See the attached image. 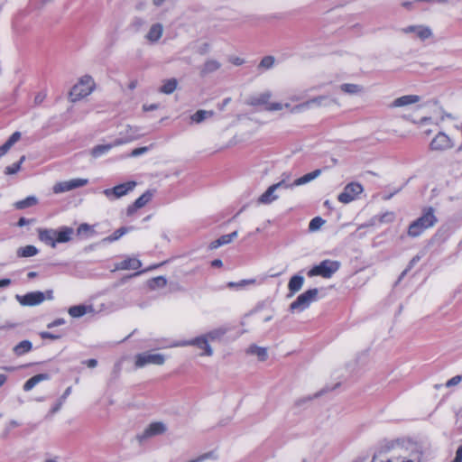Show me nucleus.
I'll return each mask as SVG.
<instances>
[{
  "instance_id": "c85d7f7f",
  "label": "nucleus",
  "mask_w": 462,
  "mask_h": 462,
  "mask_svg": "<svg viewBox=\"0 0 462 462\" xmlns=\"http://www.w3.org/2000/svg\"><path fill=\"white\" fill-rule=\"evenodd\" d=\"M20 132H14L9 137V139L3 145L0 146V158L4 156L10 150V148L20 140Z\"/></svg>"
},
{
  "instance_id": "864d4df0",
  "label": "nucleus",
  "mask_w": 462,
  "mask_h": 462,
  "mask_svg": "<svg viewBox=\"0 0 462 462\" xmlns=\"http://www.w3.org/2000/svg\"><path fill=\"white\" fill-rule=\"evenodd\" d=\"M415 2H426V3H432V4H440V5H447L449 3V0H416Z\"/></svg>"
},
{
  "instance_id": "393cba45",
  "label": "nucleus",
  "mask_w": 462,
  "mask_h": 462,
  "mask_svg": "<svg viewBox=\"0 0 462 462\" xmlns=\"http://www.w3.org/2000/svg\"><path fill=\"white\" fill-rule=\"evenodd\" d=\"M237 235H238L237 231H234L227 235H223L218 239L213 241L210 244L209 247H210V249H217L219 246L227 245V244L231 243L232 240L237 236Z\"/></svg>"
},
{
  "instance_id": "39448f33",
  "label": "nucleus",
  "mask_w": 462,
  "mask_h": 462,
  "mask_svg": "<svg viewBox=\"0 0 462 462\" xmlns=\"http://www.w3.org/2000/svg\"><path fill=\"white\" fill-rule=\"evenodd\" d=\"M318 293L319 290L316 288L304 291L299 295L293 302L291 303L290 310L291 311L304 310L310 305L311 302L317 300Z\"/></svg>"
},
{
  "instance_id": "9b49d317",
  "label": "nucleus",
  "mask_w": 462,
  "mask_h": 462,
  "mask_svg": "<svg viewBox=\"0 0 462 462\" xmlns=\"http://www.w3.org/2000/svg\"><path fill=\"white\" fill-rule=\"evenodd\" d=\"M88 180L87 179H72L66 181L58 182L53 186V192L56 194L67 192L77 188L85 186Z\"/></svg>"
},
{
  "instance_id": "4c0bfd02",
  "label": "nucleus",
  "mask_w": 462,
  "mask_h": 462,
  "mask_svg": "<svg viewBox=\"0 0 462 462\" xmlns=\"http://www.w3.org/2000/svg\"><path fill=\"white\" fill-rule=\"evenodd\" d=\"M275 62V59L273 56H265L262 59L260 63L257 66V69L260 71L270 69L273 68V64Z\"/></svg>"
},
{
  "instance_id": "774afa93",
  "label": "nucleus",
  "mask_w": 462,
  "mask_h": 462,
  "mask_svg": "<svg viewBox=\"0 0 462 462\" xmlns=\"http://www.w3.org/2000/svg\"><path fill=\"white\" fill-rule=\"evenodd\" d=\"M137 85H138V81L136 79H133L130 81L128 88L133 90L137 87Z\"/></svg>"
},
{
  "instance_id": "a19ab883",
  "label": "nucleus",
  "mask_w": 462,
  "mask_h": 462,
  "mask_svg": "<svg viewBox=\"0 0 462 462\" xmlns=\"http://www.w3.org/2000/svg\"><path fill=\"white\" fill-rule=\"evenodd\" d=\"M25 161V156L23 155L20 160L17 162H14L13 163L12 165L10 166H7L5 169V173L6 175H11V174H15L16 172H18L21 169V165L22 163Z\"/></svg>"
},
{
  "instance_id": "f704fd0d",
  "label": "nucleus",
  "mask_w": 462,
  "mask_h": 462,
  "mask_svg": "<svg viewBox=\"0 0 462 462\" xmlns=\"http://www.w3.org/2000/svg\"><path fill=\"white\" fill-rule=\"evenodd\" d=\"M248 354L255 355L261 361H264L267 358V350L264 347L257 346H249L247 350Z\"/></svg>"
},
{
  "instance_id": "58836bf2",
  "label": "nucleus",
  "mask_w": 462,
  "mask_h": 462,
  "mask_svg": "<svg viewBox=\"0 0 462 462\" xmlns=\"http://www.w3.org/2000/svg\"><path fill=\"white\" fill-rule=\"evenodd\" d=\"M340 89L350 95L358 94L363 90V88L357 84L345 83L340 86Z\"/></svg>"
},
{
  "instance_id": "1a4fd4ad",
  "label": "nucleus",
  "mask_w": 462,
  "mask_h": 462,
  "mask_svg": "<svg viewBox=\"0 0 462 462\" xmlns=\"http://www.w3.org/2000/svg\"><path fill=\"white\" fill-rule=\"evenodd\" d=\"M164 362L165 357L162 354L144 352L138 354L135 356V366L138 368H142L147 365H162Z\"/></svg>"
},
{
  "instance_id": "20e7f679",
  "label": "nucleus",
  "mask_w": 462,
  "mask_h": 462,
  "mask_svg": "<svg viewBox=\"0 0 462 462\" xmlns=\"http://www.w3.org/2000/svg\"><path fill=\"white\" fill-rule=\"evenodd\" d=\"M340 263L337 261L324 260L319 264L313 266L309 272V277L321 276L328 279L339 269Z\"/></svg>"
},
{
  "instance_id": "6e6d98bb",
  "label": "nucleus",
  "mask_w": 462,
  "mask_h": 462,
  "mask_svg": "<svg viewBox=\"0 0 462 462\" xmlns=\"http://www.w3.org/2000/svg\"><path fill=\"white\" fill-rule=\"evenodd\" d=\"M452 462H462V445L458 447L456 452V457Z\"/></svg>"
},
{
  "instance_id": "4d7b16f0",
  "label": "nucleus",
  "mask_w": 462,
  "mask_h": 462,
  "mask_svg": "<svg viewBox=\"0 0 462 462\" xmlns=\"http://www.w3.org/2000/svg\"><path fill=\"white\" fill-rule=\"evenodd\" d=\"M71 393V387H68L65 392L63 393V394L61 395V397L60 398L59 402H62V403L65 402V400L67 399V397Z\"/></svg>"
},
{
  "instance_id": "ddd939ff",
  "label": "nucleus",
  "mask_w": 462,
  "mask_h": 462,
  "mask_svg": "<svg viewBox=\"0 0 462 462\" xmlns=\"http://www.w3.org/2000/svg\"><path fill=\"white\" fill-rule=\"evenodd\" d=\"M430 147L433 151H445L453 147L451 139L444 133H439L431 141Z\"/></svg>"
},
{
  "instance_id": "c03bdc74",
  "label": "nucleus",
  "mask_w": 462,
  "mask_h": 462,
  "mask_svg": "<svg viewBox=\"0 0 462 462\" xmlns=\"http://www.w3.org/2000/svg\"><path fill=\"white\" fill-rule=\"evenodd\" d=\"M93 227H94L93 226H90L87 223H83V224L79 225L77 231H78L79 235H83L86 233H89L90 235H93L95 233Z\"/></svg>"
},
{
  "instance_id": "f257e3e1",
  "label": "nucleus",
  "mask_w": 462,
  "mask_h": 462,
  "mask_svg": "<svg viewBox=\"0 0 462 462\" xmlns=\"http://www.w3.org/2000/svg\"><path fill=\"white\" fill-rule=\"evenodd\" d=\"M438 222V217L435 215L433 208H425L422 210V215L412 221L408 227V236L410 237H418L424 233L427 229L434 226Z\"/></svg>"
},
{
  "instance_id": "aec40b11",
  "label": "nucleus",
  "mask_w": 462,
  "mask_h": 462,
  "mask_svg": "<svg viewBox=\"0 0 462 462\" xmlns=\"http://www.w3.org/2000/svg\"><path fill=\"white\" fill-rule=\"evenodd\" d=\"M163 33V26L161 23H154L151 26L148 32L145 35V39L151 42H157Z\"/></svg>"
},
{
  "instance_id": "3c124183",
  "label": "nucleus",
  "mask_w": 462,
  "mask_h": 462,
  "mask_svg": "<svg viewBox=\"0 0 462 462\" xmlns=\"http://www.w3.org/2000/svg\"><path fill=\"white\" fill-rule=\"evenodd\" d=\"M147 151H148V147H146V146H144V147H140V148H136V149H134V150L131 152L130 156L137 157V156H139V155H142V154L145 153Z\"/></svg>"
},
{
  "instance_id": "2eb2a0df",
  "label": "nucleus",
  "mask_w": 462,
  "mask_h": 462,
  "mask_svg": "<svg viewBox=\"0 0 462 462\" xmlns=\"http://www.w3.org/2000/svg\"><path fill=\"white\" fill-rule=\"evenodd\" d=\"M401 32L405 34L415 33L421 41L430 38L433 34L431 29L425 25H410L401 29Z\"/></svg>"
},
{
  "instance_id": "473e14b6",
  "label": "nucleus",
  "mask_w": 462,
  "mask_h": 462,
  "mask_svg": "<svg viewBox=\"0 0 462 462\" xmlns=\"http://www.w3.org/2000/svg\"><path fill=\"white\" fill-rule=\"evenodd\" d=\"M178 81L176 79H170L163 82L162 86L160 88V92L163 94H171L177 88Z\"/></svg>"
},
{
  "instance_id": "c9c22d12",
  "label": "nucleus",
  "mask_w": 462,
  "mask_h": 462,
  "mask_svg": "<svg viewBox=\"0 0 462 462\" xmlns=\"http://www.w3.org/2000/svg\"><path fill=\"white\" fill-rule=\"evenodd\" d=\"M37 202H38V199H37L36 197L29 196V197H27L26 199H24L23 200L17 201L14 204V206L18 209H23V208H30V207H32V206L36 205Z\"/></svg>"
},
{
  "instance_id": "ea45409f",
  "label": "nucleus",
  "mask_w": 462,
  "mask_h": 462,
  "mask_svg": "<svg viewBox=\"0 0 462 462\" xmlns=\"http://www.w3.org/2000/svg\"><path fill=\"white\" fill-rule=\"evenodd\" d=\"M152 193L150 190H147L137 199H135V201L134 202V207L138 208L144 207L152 199Z\"/></svg>"
},
{
  "instance_id": "b1692460",
  "label": "nucleus",
  "mask_w": 462,
  "mask_h": 462,
  "mask_svg": "<svg viewBox=\"0 0 462 462\" xmlns=\"http://www.w3.org/2000/svg\"><path fill=\"white\" fill-rule=\"evenodd\" d=\"M271 97H272L271 91H265V92L261 93L259 95L251 97L247 103L250 106L264 105L266 106L267 104L270 103L269 100H270Z\"/></svg>"
},
{
  "instance_id": "c756f323",
  "label": "nucleus",
  "mask_w": 462,
  "mask_h": 462,
  "mask_svg": "<svg viewBox=\"0 0 462 462\" xmlns=\"http://www.w3.org/2000/svg\"><path fill=\"white\" fill-rule=\"evenodd\" d=\"M221 64L216 60H207L200 69V75L206 76L209 73L217 71Z\"/></svg>"
},
{
  "instance_id": "79ce46f5",
  "label": "nucleus",
  "mask_w": 462,
  "mask_h": 462,
  "mask_svg": "<svg viewBox=\"0 0 462 462\" xmlns=\"http://www.w3.org/2000/svg\"><path fill=\"white\" fill-rule=\"evenodd\" d=\"M328 100V97L326 96H319L316 97H313L310 100H307L309 104V107L311 108L313 106H327V101Z\"/></svg>"
},
{
  "instance_id": "052dcab7",
  "label": "nucleus",
  "mask_w": 462,
  "mask_h": 462,
  "mask_svg": "<svg viewBox=\"0 0 462 462\" xmlns=\"http://www.w3.org/2000/svg\"><path fill=\"white\" fill-rule=\"evenodd\" d=\"M12 283L10 279H2L0 280V288H6Z\"/></svg>"
},
{
  "instance_id": "09e8293b",
  "label": "nucleus",
  "mask_w": 462,
  "mask_h": 462,
  "mask_svg": "<svg viewBox=\"0 0 462 462\" xmlns=\"http://www.w3.org/2000/svg\"><path fill=\"white\" fill-rule=\"evenodd\" d=\"M310 109L308 102H303L301 104H299L297 106H294L291 108V113H300L304 110Z\"/></svg>"
},
{
  "instance_id": "dca6fc26",
  "label": "nucleus",
  "mask_w": 462,
  "mask_h": 462,
  "mask_svg": "<svg viewBox=\"0 0 462 462\" xmlns=\"http://www.w3.org/2000/svg\"><path fill=\"white\" fill-rule=\"evenodd\" d=\"M167 428L164 423L156 421L151 423L143 432L138 436L140 441L151 437L161 435L166 431Z\"/></svg>"
},
{
  "instance_id": "0eeeda50",
  "label": "nucleus",
  "mask_w": 462,
  "mask_h": 462,
  "mask_svg": "<svg viewBox=\"0 0 462 462\" xmlns=\"http://www.w3.org/2000/svg\"><path fill=\"white\" fill-rule=\"evenodd\" d=\"M195 346L200 349L204 350V353L201 356H211L213 355V349L208 344V340L206 338L204 335L197 337L190 340H183L179 341L171 345V346Z\"/></svg>"
},
{
  "instance_id": "338daca9",
  "label": "nucleus",
  "mask_w": 462,
  "mask_h": 462,
  "mask_svg": "<svg viewBox=\"0 0 462 462\" xmlns=\"http://www.w3.org/2000/svg\"><path fill=\"white\" fill-rule=\"evenodd\" d=\"M45 98V95L43 94H38L36 97H35V103L37 104H41L43 99Z\"/></svg>"
},
{
  "instance_id": "6e6552de",
  "label": "nucleus",
  "mask_w": 462,
  "mask_h": 462,
  "mask_svg": "<svg viewBox=\"0 0 462 462\" xmlns=\"http://www.w3.org/2000/svg\"><path fill=\"white\" fill-rule=\"evenodd\" d=\"M363 186L358 182L348 183L343 191L337 196L339 202L343 204L350 203L355 200L359 194L363 192Z\"/></svg>"
},
{
  "instance_id": "72a5a7b5",
  "label": "nucleus",
  "mask_w": 462,
  "mask_h": 462,
  "mask_svg": "<svg viewBox=\"0 0 462 462\" xmlns=\"http://www.w3.org/2000/svg\"><path fill=\"white\" fill-rule=\"evenodd\" d=\"M38 249L34 245H26L18 248L16 254L18 257H31L38 254Z\"/></svg>"
},
{
  "instance_id": "680f3d73",
  "label": "nucleus",
  "mask_w": 462,
  "mask_h": 462,
  "mask_svg": "<svg viewBox=\"0 0 462 462\" xmlns=\"http://www.w3.org/2000/svg\"><path fill=\"white\" fill-rule=\"evenodd\" d=\"M231 62L236 66H240L244 63V60L238 57H235L231 60Z\"/></svg>"
},
{
  "instance_id": "2f4dec72",
  "label": "nucleus",
  "mask_w": 462,
  "mask_h": 462,
  "mask_svg": "<svg viewBox=\"0 0 462 462\" xmlns=\"http://www.w3.org/2000/svg\"><path fill=\"white\" fill-rule=\"evenodd\" d=\"M226 332L227 329L226 328H217L204 334V336L208 341H217L220 340Z\"/></svg>"
},
{
  "instance_id": "0e129e2a",
  "label": "nucleus",
  "mask_w": 462,
  "mask_h": 462,
  "mask_svg": "<svg viewBox=\"0 0 462 462\" xmlns=\"http://www.w3.org/2000/svg\"><path fill=\"white\" fill-rule=\"evenodd\" d=\"M87 365L90 368H94L97 366V361L96 359H88L87 362H86Z\"/></svg>"
},
{
  "instance_id": "4468645a",
  "label": "nucleus",
  "mask_w": 462,
  "mask_h": 462,
  "mask_svg": "<svg viewBox=\"0 0 462 462\" xmlns=\"http://www.w3.org/2000/svg\"><path fill=\"white\" fill-rule=\"evenodd\" d=\"M127 142H129L128 139L118 138L111 143L96 145L91 149L90 154L94 158H98L107 153L112 148L126 143Z\"/></svg>"
},
{
  "instance_id": "e2e57ef3",
  "label": "nucleus",
  "mask_w": 462,
  "mask_h": 462,
  "mask_svg": "<svg viewBox=\"0 0 462 462\" xmlns=\"http://www.w3.org/2000/svg\"><path fill=\"white\" fill-rule=\"evenodd\" d=\"M30 223V220L25 218V217H21L19 220H18V226H23L25 225H28Z\"/></svg>"
},
{
  "instance_id": "de8ad7c7",
  "label": "nucleus",
  "mask_w": 462,
  "mask_h": 462,
  "mask_svg": "<svg viewBox=\"0 0 462 462\" xmlns=\"http://www.w3.org/2000/svg\"><path fill=\"white\" fill-rule=\"evenodd\" d=\"M283 108V104L279 102H270L267 104V106L264 107L267 111H279Z\"/></svg>"
},
{
  "instance_id": "a18cd8bd",
  "label": "nucleus",
  "mask_w": 462,
  "mask_h": 462,
  "mask_svg": "<svg viewBox=\"0 0 462 462\" xmlns=\"http://www.w3.org/2000/svg\"><path fill=\"white\" fill-rule=\"evenodd\" d=\"M167 284V280L165 277L163 276H158V277H155L152 280V284H151V287L152 288H156V287H159V288H162L164 287L165 285Z\"/></svg>"
},
{
  "instance_id": "7ed1b4c3",
  "label": "nucleus",
  "mask_w": 462,
  "mask_h": 462,
  "mask_svg": "<svg viewBox=\"0 0 462 462\" xmlns=\"http://www.w3.org/2000/svg\"><path fill=\"white\" fill-rule=\"evenodd\" d=\"M95 88V82L91 76L85 75L79 81L73 86L69 92V99L71 102H76L87 96H88Z\"/></svg>"
},
{
  "instance_id": "bb28decb",
  "label": "nucleus",
  "mask_w": 462,
  "mask_h": 462,
  "mask_svg": "<svg viewBox=\"0 0 462 462\" xmlns=\"http://www.w3.org/2000/svg\"><path fill=\"white\" fill-rule=\"evenodd\" d=\"M50 379V375L48 374H39L25 382L23 384V390L25 392L31 391L37 383L40 382Z\"/></svg>"
},
{
  "instance_id": "9d476101",
  "label": "nucleus",
  "mask_w": 462,
  "mask_h": 462,
  "mask_svg": "<svg viewBox=\"0 0 462 462\" xmlns=\"http://www.w3.org/2000/svg\"><path fill=\"white\" fill-rule=\"evenodd\" d=\"M136 186L135 181H128L115 186L112 189H106L103 193L109 199H119L133 190Z\"/></svg>"
},
{
  "instance_id": "4be33fe9",
  "label": "nucleus",
  "mask_w": 462,
  "mask_h": 462,
  "mask_svg": "<svg viewBox=\"0 0 462 462\" xmlns=\"http://www.w3.org/2000/svg\"><path fill=\"white\" fill-rule=\"evenodd\" d=\"M304 277L299 274L293 275L288 283L289 289V297L293 296L296 292H298L303 286Z\"/></svg>"
},
{
  "instance_id": "13d9d810",
  "label": "nucleus",
  "mask_w": 462,
  "mask_h": 462,
  "mask_svg": "<svg viewBox=\"0 0 462 462\" xmlns=\"http://www.w3.org/2000/svg\"><path fill=\"white\" fill-rule=\"evenodd\" d=\"M62 406V402H58L52 408L51 410L50 411V413L51 414H54L56 413L57 411H59L60 410Z\"/></svg>"
},
{
  "instance_id": "6ab92c4d",
  "label": "nucleus",
  "mask_w": 462,
  "mask_h": 462,
  "mask_svg": "<svg viewBox=\"0 0 462 462\" xmlns=\"http://www.w3.org/2000/svg\"><path fill=\"white\" fill-rule=\"evenodd\" d=\"M39 239L45 243L46 245H51L52 248L56 247V230L54 229H39Z\"/></svg>"
},
{
  "instance_id": "f8f14e48",
  "label": "nucleus",
  "mask_w": 462,
  "mask_h": 462,
  "mask_svg": "<svg viewBox=\"0 0 462 462\" xmlns=\"http://www.w3.org/2000/svg\"><path fill=\"white\" fill-rule=\"evenodd\" d=\"M16 300L23 306H35L44 301L45 296L42 291H32L25 295H16Z\"/></svg>"
},
{
  "instance_id": "e433bc0d",
  "label": "nucleus",
  "mask_w": 462,
  "mask_h": 462,
  "mask_svg": "<svg viewBox=\"0 0 462 462\" xmlns=\"http://www.w3.org/2000/svg\"><path fill=\"white\" fill-rule=\"evenodd\" d=\"M213 111L198 110L191 116V120L197 124L203 122L206 118L213 116Z\"/></svg>"
},
{
  "instance_id": "37998d69",
  "label": "nucleus",
  "mask_w": 462,
  "mask_h": 462,
  "mask_svg": "<svg viewBox=\"0 0 462 462\" xmlns=\"http://www.w3.org/2000/svg\"><path fill=\"white\" fill-rule=\"evenodd\" d=\"M325 221L320 217H316L310 220L309 229L310 231H316L321 227Z\"/></svg>"
},
{
  "instance_id": "cd10ccee",
  "label": "nucleus",
  "mask_w": 462,
  "mask_h": 462,
  "mask_svg": "<svg viewBox=\"0 0 462 462\" xmlns=\"http://www.w3.org/2000/svg\"><path fill=\"white\" fill-rule=\"evenodd\" d=\"M134 226H122L118 229H116L111 236H106L103 238V243H112L116 240H118L120 237H122L124 235L127 234L128 232L134 230Z\"/></svg>"
},
{
  "instance_id": "bf43d9fd",
  "label": "nucleus",
  "mask_w": 462,
  "mask_h": 462,
  "mask_svg": "<svg viewBox=\"0 0 462 462\" xmlns=\"http://www.w3.org/2000/svg\"><path fill=\"white\" fill-rule=\"evenodd\" d=\"M158 105L157 104H152V105H143V109L144 111H152V110H155L158 108Z\"/></svg>"
},
{
  "instance_id": "f03ea898",
  "label": "nucleus",
  "mask_w": 462,
  "mask_h": 462,
  "mask_svg": "<svg viewBox=\"0 0 462 462\" xmlns=\"http://www.w3.org/2000/svg\"><path fill=\"white\" fill-rule=\"evenodd\" d=\"M372 462H414V460L410 457L406 448L397 447L376 453L373 457Z\"/></svg>"
},
{
  "instance_id": "8fccbe9b",
  "label": "nucleus",
  "mask_w": 462,
  "mask_h": 462,
  "mask_svg": "<svg viewBox=\"0 0 462 462\" xmlns=\"http://www.w3.org/2000/svg\"><path fill=\"white\" fill-rule=\"evenodd\" d=\"M461 381H462V375H456V376L452 377L451 379H449L446 383V386L447 387L455 386V385L458 384Z\"/></svg>"
},
{
  "instance_id": "69168bd1",
  "label": "nucleus",
  "mask_w": 462,
  "mask_h": 462,
  "mask_svg": "<svg viewBox=\"0 0 462 462\" xmlns=\"http://www.w3.org/2000/svg\"><path fill=\"white\" fill-rule=\"evenodd\" d=\"M137 209H138V208H135V207H134V204L133 203L132 205H130V206L127 208V215H128V216L133 215V214L135 212V210H137Z\"/></svg>"
},
{
  "instance_id": "7c9ffc66",
  "label": "nucleus",
  "mask_w": 462,
  "mask_h": 462,
  "mask_svg": "<svg viewBox=\"0 0 462 462\" xmlns=\"http://www.w3.org/2000/svg\"><path fill=\"white\" fill-rule=\"evenodd\" d=\"M32 348V342L29 340H23L19 344H17L14 348L13 351L14 355L20 356H23L28 352H30Z\"/></svg>"
},
{
  "instance_id": "49530a36",
  "label": "nucleus",
  "mask_w": 462,
  "mask_h": 462,
  "mask_svg": "<svg viewBox=\"0 0 462 462\" xmlns=\"http://www.w3.org/2000/svg\"><path fill=\"white\" fill-rule=\"evenodd\" d=\"M254 282H255L254 279L242 280L238 283L230 282H228L227 286L230 287V288H233V287H243V286H245V285L254 284Z\"/></svg>"
},
{
  "instance_id": "a878e982",
  "label": "nucleus",
  "mask_w": 462,
  "mask_h": 462,
  "mask_svg": "<svg viewBox=\"0 0 462 462\" xmlns=\"http://www.w3.org/2000/svg\"><path fill=\"white\" fill-rule=\"evenodd\" d=\"M73 232V228L69 226H62L59 231L56 230V244L69 242L71 239Z\"/></svg>"
},
{
  "instance_id": "f3484780",
  "label": "nucleus",
  "mask_w": 462,
  "mask_h": 462,
  "mask_svg": "<svg viewBox=\"0 0 462 462\" xmlns=\"http://www.w3.org/2000/svg\"><path fill=\"white\" fill-rule=\"evenodd\" d=\"M420 100V97L418 95H405L395 98L390 105L389 107H403L410 105L415 104Z\"/></svg>"
},
{
  "instance_id": "603ef678",
  "label": "nucleus",
  "mask_w": 462,
  "mask_h": 462,
  "mask_svg": "<svg viewBox=\"0 0 462 462\" xmlns=\"http://www.w3.org/2000/svg\"><path fill=\"white\" fill-rule=\"evenodd\" d=\"M40 336H41L42 338H50V339H52V340L58 339L60 337L57 335H53V334H51L50 332H45V331L44 332H41Z\"/></svg>"
},
{
  "instance_id": "412c9836",
  "label": "nucleus",
  "mask_w": 462,
  "mask_h": 462,
  "mask_svg": "<svg viewBox=\"0 0 462 462\" xmlns=\"http://www.w3.org/2000/svg\"><path fill=\"white\" fill-rule=\"evenodd\" d=\"M68 312L72 318H80L88 313L94 312V309L91 305L80 304L70 307Z\"/></svg>"
},
{
  "instance_id": "5701e85b",
  "label": "nucleus",
  "mask_w": 462,
  "mask_h": 462,
  "mask_svg": "<svg viewBox=\"0 0 462 462\" xmlns=\"http://www.w3.org/2000/svg\"><path fill=\"white\" fill-rule=\"evenodd\" d=\"M320 173H321V170H319V169L315 170L310 173H307V174L303 175L302 177L295 180L292 183H289L290 189H292L295 186L304 185V184L315 180L316 178H318L320 175Z\"/></svg>"
},
{
  "instance_id": "5fc2aeb1",
  "label": "nucleus",
  "mask_w": 462,
  "mask_h": 462,
  "mask_svg": "<svg viewBox=\"0 0 462 462\" xmlns=\"http://www.w3.org/2000/svg\"><path fill=\"white\" fill-rule=\"evenodd\" d=\"M63 324H65V320L63 319H57L54 321H52L51 323L48 324V328H51L53 327H58V326L63 325Z\"/></svg>"
},
{
  "instance_id": "423d86ee",
  "label": "nucleus",
  "mask_w": 462,
  "mask_h": 462,
  "mask_svg": "<svg viewBox=\"0 0 462 462\" xmlns=\"http://www.w3.org/2000/svg\"><path fill=\"white\" fill-rule=\"evenodd\" d=\"M290 189L289 183L284 180L271 185L259 198L258 204L268 205L278 199V190Z\"/></svg>"
},
{
  "instance_id": "a211bd4d",
  "label": "nucleus",
  "mask_w": 462,
  "mask_h": 462,
  "mask_svg": "<svg viewBox=\"0 0 462 462\" xmlns=\"http://www.w3.org/2000/svg\"><path fill=\"white\" fill-rule=\"evenodd\" d=\"M142 266V263L139 259L134 257H127L125 260L116 263L115 264V271H123V270H137Z\"/></svg>"
}]
</instances>
